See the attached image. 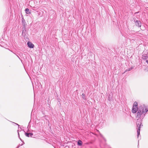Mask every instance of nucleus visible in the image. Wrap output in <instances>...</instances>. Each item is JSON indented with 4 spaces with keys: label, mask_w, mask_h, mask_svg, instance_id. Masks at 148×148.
<instances>
[{
    "label": "nucleus",
    "mask_w": 148,
    "mask_h": 148,
    "mask_svg": "<svg viewBox=\"0 0 148 148\" xmlns=\"http://www.w3.org/2000/svg\"><path fill=\"white\" fill-rule=\"evenodd\" d=\"M140 120H138V121H137L136 122L137 126L138 128L137 130V136L138 137L139 135L140 134V130L141 126H143V125H142V120L140 119Z\"/></svg>",
    "instance_id": "f03ea898"
},
{
    "label": "nucleus",
    "mask_w": 148,
    "mask_h": 148,
    "mask_svg": "<svg viewBox=\"0 0 148 148\" xmlns=\"http://www.w3.org/2000/svg\"><path fill=\"white\" fill-rule=\"evenodd\" d=\"M23 28H24V29L23 30V31H22V34H23V33L24 29H25V27H24V28H23Z\"/></svg>",
    "instance_id": "4468645a"
},
{
    "label": "nucleus",
    "mask_w": 148,
    "mask_h": 148,
    "mask_svg": "<svg viewBox=\"0 0 148 148\" xmlns=\"http://www.w3.org/2000/svg\"><path fill=\"white\" fill-rule=\"evenodd\" d=\"M82 98L83 99H85V100L86 99V97H85V95L84 94L82 93Z\"/></svg>",
    "instance_id": "9d476101"
},
{
    "label": "nucleus",
    "mask_w": 148,
    "mask_h": 148,
    "mask_svg": "<svg viewBox=\"0 0 148 148\" xmlns=\"http://www.w3.org/2000/svg\"><path fill=\"white\" fill-rule=\"evenodd\" d=\"M137 111L136 118H138L137 119L138 120L139 118L141 119L143 118L145 114L148 111V109H147L146 107L145 106L143 107L141 106L139 107L138 110Z\"/></svg>",
    "instance_id": "f257e3e1"
},
{
    "label": "nucleus",
    "mask_w": 148,
    "mask_h": 148,
    "mask_svg": "<svg viewBox=\"0 0 148 148\" xmlns=\"http://www.w3.org/2000/svg\"><path fill=\"white\" fill-rule=\"evenodd\" d=\"M146 62L148 64V60H147Z\"/></svg>",
    "instance_id": "2eb2a0df"
},
{
    "label": "nucleus",
    "mask_w": 148,
    "mask_h": 148,
    "mask_svg": "<svg viewBox=\"0 0 148 148\" xmlns=\"http://www.w3.org/2000/svg\"><path fill=\"white\" fill-rule=\"evenodd\" d=\"M138 110V108H135L133 107L132 111V113H134L136 112Z\"/></svg>",
    "instance_id": "39448f33"
},
{
    "label": "nucleus",
    "mask_w": 148,
    "mask_h": 148,
    "mask_svg": "<svg viewBox=\"0 0 148 148\" xmlns=\"http://www.w3.org/2000/svg\"><path fill=\"white\" fill-rule=\"evenodd\" d=\"M17 132H18V137L19 138V139H20V140L22 141V139L20 137L19 134V132H18V130H17Z\"/></svg>",
    "instance_id": "ddd939ff"
},
{
    "label": "nucleus",
    "mask_w": 148,
    "mask_h": 148,
    "mask_svg": "<svg viewBox=\"0 0 148 148\" xmlns=\"http://www.w3.org/2000/svg\"><path fill=\"white\" fill-rule=\"evenodd\" d=\"M38 16H40L41 17L43 15V14H41V12H39L38 13Z\"/></svg>",
    "instance_id": "f8f14e48"
},
{
    "label": "nucleus",
    "mask_w": 148,
    "mask_h": 148,
    "mask_svg": "<svg viewBox=\"0 0 148 148\" xmlns=\"http://www.w3.org/2000/svg\"><path fill=\"white\" fill-rule=\"evenodd\" d=\"M132 69V68H129V69H126L125 71V72L127 71H130V70H131Z\"/></svg>",
    "instance_id": "9b49d317"
},
{
    "label": "nucleus",
    "mask_w": 148,
    "mask_h": 148,
    "mask_svg": "<svg viewBox=\"0 0 148 148\" xmlns=\"http://www.w3.org/2000/svg\"><path fill=\"white\" fill-rule=\"evenodd\" d=\"M137 105V103L136 102H135L134 103L133 107L135 108H138Z\"/></svg>",
    "instance_id": "1a4fd4ad"
},
{
    "label": "nucleus",
    "mask_w": 148,
    "mask_h": 148,
    "mask_svg": "<svg viewBox=\"0 0 148 148\" xmlns=\"http://www.w3.org/2000/svg\"><path fill=\"white\" fill-rule=\"evenodd\" d=\"M135 24L138 27H140L141 25V22L139 21L136 20L135 22Z\"/></svg>",
    "instance_id": "7ed1b4c3"
},
{
    "label": "nucleus",
    "mask_w": 148,
    "mask_h": 148,
    "mask_svg": "<svg viewBox=\"0 0 148 148\" xmlns=\"http://www.w3.org/2000/svg\"><path fill=\"white\" fill-rule=\"evenodd\" d=\"M27 45L28 47L31 48H33L34 46V44L30 42H27Z\"/></svg>",
    "instance_id": "20e7f679"
},
{
    "label": "nucleus",
    "mask_w": 148,
    "mask_h": 148,
    "mask_svg": "<svg viewBox=\"0 0 148 148\" xmlns=\"http://www.w3.org/2000/svg\"><path fill=\"white\" fill-rule=\"evenodd\" d=\"M77 145L79 146H81L82 145V142L81 140H79L77 142Z\"/></svg>",
    "instance_id": "6e6552de"
},
{
    "label": "nucleus",
    "mask_w": 148,
    "mask_h": 148,
    "mask_svg": "<svg viewBox=\"0 0 148 148\" xmlns=\"http://www.w3.org/2000/svg\"><path fill=\"white\" fill-rule=\"evenodd\" d=\"M25 134L26 136L28 137L30 136L32 137V136L33 135V134L31 133H25Z\"/></svg>",
    "instance_id": "423d86ee"
},
{
    "label": "nucleus",
    "mask_w": 148,
    "mask_h": 148,
    "mask_svg": "<svg viewBox=\"0 0 148 148\" xmlns=\"http://www.w3.org/2000/svg\"><path fill=\"white\" fill-rule=\"evenodd\" d=\"M24 21V20L23 18V19L22 20L23 22V21Z\"/></svg>",
    "instance_id": "f3484780"
},
{
    "label": "nucleus",
    "mask_w": 148,
    "mask_h": 148,
    "mask_svg": "<svg viewBox=\"0 0 148 148\" xmlns=\"http://www.w3.org/2000/svg\"><path fill=\"white\" fill-rule=\"evenodd\" d=\"M16 124L17 125H18V126H19V125H18V124L16 123Z\"/></svg>",
    "instance_id": "dca6fc26"
},
{
    "label": "nucleus",
    "mask_w": 148,
    "mask_h": 148,
    "mask_svg": "<svg viewBox=\"0 0 148 148\" xmlns=\"http://www.w3.org/2000/svg\"><path fill=\"white\" fill-rule=\"evenodd\" d=\"M25 11L26 12V13L27 14H31V12L29 11V9L27 8L25 9Z\"/></svg>",
    "instance_id": "0eeeda50"
}]
</instances>
